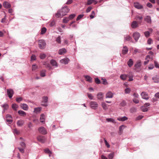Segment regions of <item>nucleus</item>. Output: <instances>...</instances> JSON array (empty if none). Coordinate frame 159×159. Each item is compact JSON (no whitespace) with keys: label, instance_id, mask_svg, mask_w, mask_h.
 I'll return each mask as SVG.
<instances>
[{"label":"nucleus","instance_id":"1","mask_svg":"<svg viewBox=\"0 0 159 159\" xmlns=\"http://www.w3.org/2000/svg\"><path fill=\"white\" fill-rule=\"evenodd\" d=\"M70 9L67 6L63 7L61 9L59 10L56 14V16L57 17H62L66 15L69 11Z\"/></svg>","mask_w":159,"mask_h":159},{"label":"nucleus","instance_id":"2","mask_svg":"<svg viewBox=\"0 0 159 159\" xmlns=\"http://www.w3.org/2000/svg\"><path fill=\"white\" fill-rule=\"evenodd\" d=\"M39 46L41 49H44L46 46V43L44 40L41 39L39 41Z\"/></svg>","mask_w":159,"mask_h":159},{"label":"nucleus","instance_id":"3","mask_svg":"<svg viewBox=\"0 0 159 159\" xmlns=\"http://www.w3.org/2000/svg\"><path fill=\"white\" fill-rule=\"evenodd\" d=\"M133 37L136 42L140 37V34L138 32H135L133 33Z\"/></svg>","mask_w":159,"mask_h":159},{"label":"nucleus","instance_id":"4","mask_svg":"<svg viewBox=\"0 0 159 159\" xmlns=\"http://www.w3.org/2000/svg\"><path fill=\"white\" fill-rule=\"evenodd\" d=\"M7 95L9 98H12L14 93L13 90L12 89H7Z\"/></svg>","mask_w":159,"mask_h":159},{"label":"nucleus","instance_id":"5","mask_svg":"<svg viewBox=\"0 0 159 159\" xmlns=\"http://www.w3.org/2000/svg\"><path fill=\"white\" fill-rule=\"evenodd\" d=\"M39 132L42 134H46L47 131L45 128L43 127H40L38 129Z\"/></svg>","mask_w":159,"mask_h":159},{"label":"nucleus","instance_id":"6","mask_svg":"<svg viewBox=\"0 0 159 159\" xmlns=\"http://www.w3.org/2000/svg\"><path fill=\"white\" fill-rule=\"evenodd\" d=\"M90 104L91 107L92 109H96L98 107V104L96 102L91 101L90 103Z\"/></svg>","mask_w":159,"mask_h":159},{"label":"nucleus","instance_id":"7","mask_svg":"<svg viewBox=\"0 0 159 159\" xmlns=\"http://www.w3.org/2000/svg\"><path fill=\"white\" fill-rule=\"evenodd\" d=\"M141 95L142 98L144 99L148 100L149 98L148 94L146 92H142L141 94Z\"/></svg>","mask_w":159,"mask_h":159},{"label":"nucleus","instance_id":"8","mask_svg":"<svg viewBox=\"0 0 159 159\" xmlns=\"http://www.w3.org/2000/svg\"><path fill=\"white\" fill-rule=\"evenodd\" d=\"M124 40L125 41H129L133 43H134V42L132 40L131 37L128 35H125L124 36Z\"/></svg>","mask_w":159,"mask_h":159},{"label":"nucleus","instance_id":"9","mask_svg":"<svg viewBox=\"0 0 159 159\" xmlns=\"http://www.w3.org/2000/svg\"><path fill=\"white\" fill-rule=\"evenodd\" d=\"M142 65V62L140 60H138L135 63L134 65V67L137 69H140Z\"/></svg>","mask_w":159,"mask_h":159},{"label":"nucleus","instance_id":"10","mask_svg":"<svg viewBox=\"0 0 159 159\" xmlns=\"http://www.w3.org/2000/svg\"><path fill=\"white\" fill-rule=\"evenodd\" d=\"M37 140L42 143H44L45 142V137L42 136H39L37 137Z\"/></svg>","mask_w":159,"mask_h":159},{"label":"nucleus","instance_id":"11","mask_svg":"<svg viewBox=\"0 0 159 159\" xmlns=\"http://www.w3.org/2000/svg\"><path fill=\"white\" fill-rule=\"evenodd\" d=\"M134 7L138 9H140L143 8V6L138 2H135L134 3Z\"/></svg>","mask_w":159,"mask_h":159},{"label":"nucleus","instance_id":"12","mask_svg":"<svg viewBox=\"0 0 159 159\" xmlns=\"http://www.w3.org/2000/svg\"><path fill=\"white\" fill-rule=\"evenodd\" d=\"M84 77L86 79V81L91 83L93 81V78L88 75H84Z\"/></svg>","mask_w":159,"mask_h":159},{"label":"nucleus","instance_id":"13","mask_svg":"<svg viewBox=\"0 0 159 159\" xmlns=\"http://www.w3.org/2000/svg\"><path fill=\"white\" fill-rule=\"evenodd\" d=\"M144 19V20L148 23L151 24L152 23L151 17L149 16H147Z\"/></svg>","mask_w":159,"mask_h":159},{"label":"nucleus","instance_id":"14","mask_svg":"<svg viewBox=\"0 0 159 159\" xmlns=\"http://www.w3.org/2000/svg\"><path fill=\"white\" fill-rule=\"evenodd\" d=\"M3 6L6 8H10L11 6L9 2L5 1L3 3Z\"/></svg>","mask_w":159,"mask_h":159},{"label":"nucleus","instance_id":"15","mask_svg":"<svg viewBox=\"0 0 159 159\" xmlns=\"http://www.w3.org/2000/svg\"><path fill=\"white\" fill-rule=\"evenodd\" d=\"M69 61V58H66L61 59L60 61V62L61 63L67 64Z\"/></svg>","mask_w":159,"mask_h":159},{"label":"nucleus","instance_id":"16","mask_svg":"<svg viewBox=\"0 0 159 159\" xmlns=\"http://www.w3.org/2000/svg\"><path fill=\"white\" fill-rule=\"evenodd\" d=\"M93 3H94V4H95L97 3L98 1L96 0H88L86 4L87 5H90Z\"/></svg>","mask_w":159,"mask_h":159},{"label":"nucleus","instance_id":"17","mask_svg":"<svg viewBox=\"0 0 159 159\" xmlns=\"http://www.w3.org/2000/svg\"><path fill=\"white\" fill-rule=\"evenodd\" d=\"M66 52V48H63L60 49L59 50L58 53L60 55H63Z\"/></svg>","mask_w":159,"mask_h":159},{"label":"nucleus","instance_id":"18","mask_svg":"<svg viewBox=\"0 0 159 159\" xmlns=\"http://www.w3.org/2000/svg\"><path fill=\"white\" fill-rule=\"evenodd\" d=\"M113 93L110 91H108L106 94V98H111L113 96Z\"/></svg>","mask_w":159,"mask_h":159},{"label":"nucleus","instance_id":"19","mask_svg":"<svg viewBox=\"0 0 159 159\" xmlns=\"http://www.w3.org/2000/svg\"><path fill=\"white\" fill-rule=\"evenodd\" d=\"M138 24L136 21H134L131 23V26L133 28H135L138 27Z\"/></svg>","mask_w":159,"mask_h":159},{"label":"nucleus","instance_id":"20","mask_svg":"<svg viewBox=\"0 0 159 159\" xmlns=\"http://www.w3.org/2000/svg\"><path fill=\"white\" fill-rule=\"evenodd\" d=\"M25 111H27L28 109V105L25 103L22 104L20 106Z\"/></svg>","mask_w":159,"mask_h":159},{"label":"nucleus","instance_id":"21","mask_svg":"<svg viewBox=\"0 0 159 159\" xmlns=\"http://www.w3.org/2000/svg\"><path fill=\"white\" fill-rule=\"evenodd\" d=\"M50 63L52 66H54L55 67H57V63L56 60L54 59H52L50 61Z\"/></svg>","mask_w":159,"mask_h":159},{"label":"nucleus","instance_id":"22","mask_svg":"<svg viewBox=\"0 0 159 159\" xmlns=\"http://www.w3.org/2000/svg\"><path fill=\"white\" fill-rule=\"evenodd\" d=\"M133 63H134V62H133V60L131 58H130L129 59V60L127 62V64L128 66L129 67H130L133 65Z\"/></svg>","mask_w":159,"mask_h":159},{"label":"nucleus","instance_id":"23","mask_svg":"<svg viewBox=\"0 0 159 159\" xmlns=\"http://www.w3.org/2000/svg\"><path fill=\"white\" fill-rule=\"evenodd\" d=\"M128 51L127 47L126 46H124L123 49L122 50V53L124 54H126Z\"/></svg>","mask_w":159,"mask_h":159},{"label":"nucleus","instance_id":"24","mask_svg":"<svg viewBox=\"0 0 159 159\" xmlns=\"http://www.w3.org/2000/svg\"><path fill=\"white\" fill-rule=\"evenodd\" d=\"M25 123V121L22 120H18L17 122V124L19 126H21L23 125Z\"/></svg>","mask_w":159,"mask_h":159},{"label":"nucleus","instance_id":"25","mask_svg":"<svg viewBox=\"0 0 159 159\" xmlns=\"http://www.w3.org/2000/svg\"><path fill=\"white\" fill-rule=\"evenodd\" d=\"M128 119V118L125 116H124L123 117H120L117 118V119L119 121H124Z\"/></svg>","mask_w":159,"mask_h":159},{"label":"nucleus","instance_id":"26","mask_svg":"<svg viewBox=\"0 0 159 159\" xmlns=\"http://www.w3.org/2000/svg\"><path fill=\"white\" fill-rule=\"evenodd\" d=\"M19 114L21 116H25L26 115V113L22 110H19L18 111Z\"/></svg>","mask_w":159,"mask_h":159},{"label":"nucleus","instance_id":"27","mask_svg":"<svg viewBox=\"0 0 159 159\" xmlns=\"http://www.w3.org/2000/svg\"><path fill=\"white\" fill-rule=\"evenodd\" d=\"M98 98L100 100H102L103 98V95L102 93H99L97 95Z\"/></svg>","mask_w":159,"mask_h":159},{"label":"nucleus","instance_id":"28","mask_svg":"<svg viewBox=\"0 0 159 159\" xmlns=\"http://www.w3.org/2000/svg\"><path fill=\"white\" fill-rule=\"evenodd\" d=\"M46 70H41L40 72V75L41 77H44L46 75Z\"/></svg>","mask_w":159,"mask_h":159},{"label":"nucleus","instance_id":"29","mask_svg":"<svg viewBox=\"0 0 159 159\" xmlns=\"http://www.w3.org/2000/svg\"><path fill=\"white\" fill-rule=\"evenodd\" d=\"M127 77V75L126 74H122L120 75V78L122 80H125Z\"/></svg>","mask_w":159,"mask_h":159},{"label":"nucleus","instance_id":"30","mask_svg":"<svg viewBox=\"0 0 159 159\" xmlns=\"http://www.w3.org/2000/svg\"><path fill=\"white\" fill-rule=\"evenodd\" d=\"M152 80H153L154 82V83H159V78L157 76H155L152 77Z\"/></svg>","mask_w":159,"mask_h":159},{"label":"nucleus","instance_id":"31","mask_svg":"<svg viewBox=\"0 0 159 159\" xmlns=\"http://www.w3.org/2000/svg\"><path fill=\"white\" fill-rule=\"evenodd\" d=\"M1 107L3 108L4 110L7 109L8 108V105L7 103H4V104L1 105Z\"/></svg>","mask_w":159,"mask_h":159},{"label":"nucleus","instance_id":"32","mask_svg":"<svg viewBox=\"0 0 159 159\" xmlns=\"http://www.w3.org/2000/svg\"><path fill=\"white\" fill-rule=\"evenodd\" d=\"M43 151L46 153L52 154V152L48 148H45Z\"/></svg>","mask_w":159,"mask_h":159},{"label":"nucleus","instance_id":"33","mask_svg":"<svg viewBox=\"0 0 159 159\" xmlns=\"http://www.w3.org/2000/svg\"><path fill=\"white\" fill-rule=\"evenodd\" d=\"M140 109L143 112H147L148 111V108L144 106L141 107Z\"/></svg>","mask_w":159,"mask_h":159},{"label":"nucleus","instance_id":"34","mask_svg":"<svg viewBox=\"0 0 159 159\" xmlns=\"http://www.w3.org/2000/svg\"><path fill=\"white\" fill-rule=\"evenodd\" d=\"M48 101V98L47 96H43V101L42 103H47Z\"/></svg>","mask_w":159,"mask_h":159},{"label":"nucleus","instance_id":"35","mask_svg":"<svg viewBox=\"0 0 159 159\" xmlns=\"http://www.w3.org/2000/svg\"><path fill=\"white\" fill-rule=\"evenodd\" d=\"M43 65L45 66L46 67L48 68L49 70L52 69V68L49 63H47L46 62H45Z\"/></svg>","mask_w":159,"mask_h":159},{"label":"nucleus","instance_id":"36","mask_svg":"<svg viewBox=\"0 0 159 159\" xmlns=\"http://www.w3.org/2000/svg\"><path fill=\"white\" fill-rule=\"evenodd\" d=\"M102 106L103 109L104 110H106L107 108V104L105 102H103L102 103Z\"/></svg>","mask_w":159,"mask_h":159},{"label":"nucleus","instance_id":"37","mask_svg":"<svg viewBox=\"0 0 159 159\" xmlns=\"http://www.w3.org/2000/svg\"><path fill=\"white\" fill-rule=\"evenodd\" d=\"M130 111L132 113L135 112L137 111V108L136 107H133L130 108Z\"/></svg>","mask_w":159,"mask_h":159},{"label":"nucleus","instance_id":"38","mask_svg":"<svg viewBox=\"0 0 159 159\" xmlns=\"http://www.w3.org/2000/svg\"><path fill=\"white\" fill-rule=\"evenodd\" d=\"M70 20L68 17H65L63 20V22L64 23H67Z\"/></svg>","mask_w":159,"mask_h":159},{"label":"nucleus","instance_id":"39","mask_svg":"<svg viewBox=\"0 0 159 159\" xmlns=\"http://www.w3.org/2000/svg\"><path fill=\"white\" fill-rule=\"evenodd\" d=\"M18 107L17 105L16 104L13 103L12 105V108L14 110L16 111Z\"/></svg>","mask_w":159,"mask_h":159},{"label":"nucleus","instance_id":"40","mask_svg":"<svg viewBox=\"0 0 159 159\" xmlns=\"http://www.w3.org/2000/svg\"><path fill=\"white\" fill-rule=\"evenodd\" d=\"M47 31V29L45 27H43L42 28L41 34H44Z\"/></svg>","mask_w":159,"mask_h":159},{"label":"nucleus","instance_id":"41","mask_svg":"<svg viewBox=\"0 0 159 159\" xmlns=\"http://www.w3.org/2000/svg\"><path fill=\"white\" fill-rule=\"evenodd\" d=\"M56 41L58 43L60 44L61 43V36H58V37H57L56 39Z\"/></svg>","mask_w":159,"mask_h":159},{"label":"nucleus","instance_id":"42","mask_svg":"<svg viewBox=\"0 0 159 159\" xmlns=\"http://www.w3.org/2000/svg\"><path fill=\"white\" fill-rule=\"evenodd\" d=\"M114 156V153H111L108 154V157L109 159H112Z\"/></svg>","mask_w":159,"mask_h":159},{"label":"nucleus","instance_id":"43","mask_svg":"<svg viewBox=\"0 0 159 159\" xmlns=\"http://www.w3.org/2000/svg\"><path fill=\"white\" fill-rule=\"evenodd\" d=\"M46 56V55L44 53H41L39 57L41 59H43L45 58Z\"/></svg>","mask_w":159,"mask_h":159},{"label":"nucleus","instance_id":"44","mask_svg":"<svg viewBox=\"0 0 159 159\" xmlns=\"http://www.w3.org/2000/svg\"><path fill=\"white\" fill-rule=\"evenodd\" d=\"M41 107H38L35 108L34 109V111L36 113L39 112L41 110Z\"/></svg>","mask_w":159,"mask_h":159},{"label":"nucleus","instance_id":"45","mask_svg":"<svg viewBox=\"0 0 159 159\" xmlns=\"http://www.w3.org/2000/svg\"><path fill=\"white\" fill-rule=\"evenodd\" d=\"M144 34L146 38H148L150 36V33L149 31H147L144 32Z\"/></svg>","mask_w":159,"mask_h":159},{"label":"nucleus","instance_id":"46","mask_svg":"<svg viewBox=\"0 0 159 159\" xmlns=\"http://www.w3.org/2000/svg\"><path fill=\"white\" fill-rule=\"evenodd\" d=\"M84 16V14H80V15H79L78 16H77V18L76 19V20L77 21L79 20L80 19H81Z\"/></svg>","mask_w":159,"mask_h":159},{"label":"nucleus","instance_id":"47","mask_svg":"<svg viewBox=\"0 0 159 159\" xmlns=\"http://www.w3.org/2000/svg\"><path fill=\"white\" fill-rule=\"evenodd\" d=\"M76 15L75 14H70L68 17L70 20H71L74 18L75 16Z\"/></svg>","mask_w":159,"mask_h":159},{"label":"nucleus","instance_id":"48","mask_svg":"<svg viewBox=\"0 0 159 159\" xmlns=\"http://www.w3.org/2000/svg\"><path fill=\"white\" fill-rule=\"evenodd\" d=\"M95 82L97 84H99L101 83L100 80L98 78H95Z\"/></svg>","mask_w":159,"mask_h":159},{"label":"nucleus","instance_id":"49","mask_svg":"<svg viewBox=\"0 0 159 159\" xmlns=\"http://www.w3.org/2000/svg\"><path fill=\"white\" fill-rule=\"evenodd\" d=\"M126 104V102L124 101L123 100L122 102L120 103V105L122 107H124L125 106Z\"/></svg>","mask_w":159,"mask_h":159},{"label":"nucleus","instance_id":"50","mask_svg":"<svg viewBox=\"0 0 159 159\" xmlns=\"http://www.w3.org/2000/svg\"><path fill=\"white\" fill-rule=\"evenodd\" d=\"M130 88H126L125 89V93L128 94L130 93Z\"/></svg>","mask_w":159,"mask_h":159},{"label":"nucleus","instance_id":"51","mask_svg":"<svg viewBox=\"0 0 159 159\" xmlns=\"http://www.w3.org/2000/svg\"><path fill=\"white\" fill-rule=\"evenodd\" d=\"M101 80L103 81L102 84L104 85H107L108 84V83L106 79L102 78Z\"/></svg>","mask_w":159,"mask_h":159},{"label":"nucleus","instance_id":"52","mask_svg":"<svg viewBox=\"0 0 159 159\" xmlns=\"http://www.w3.org/2000/svg\"><path fill=\"white\" fill-rule=\"evenodd\" d=\"M106 120L108 122H111L113 123L115 122V120L111 118H107Z\"/></svg>","mask_w":159,"mask_h":159},{"label":"nucleus","instance_id":"53","mask_svg":"<svg viewBox=\"0 0 159 159\" xmlns=\"http://www.w3.org/2000/svg\"><path fill=\"white\" fill-rule=\"evenodd\" d=\"M23 100V98L21 97H20L16 98V100L17 102H20Z\"/></svg>","mask_w":159,"mask_h":159},{"label":"nucleus","instance_id":"54","mask_svg":"<svg viewBox=\"0 0 159 159\" xmlns=\"http://www.w3.org/2000/svg\"><path fill=\"white\" fill-rule=\"evenodd\" d=\"M154 63L155 67L157 68H159V64L158 62L156 61H154Z\"/></svg>","mask_w":159,"mask_h":159},{"label":"nucleus","instance_id":"55","mask_svg":"<svg viewBox=\"0 0 159 159\" xmlns=\"http://www.w3.org/2000/svg\"><path fill=\"white\" fill-rule=\"evenodd\" d=\"M36 59V56L34 54H32L31 57V61H34Z\"/></svg>","mask_w":159,"mask_h":159},{"label":"nucleus","instance_id":"56","mask_svg":"<svg viewBox=\"0 0 159 159\" xmlns=\"http://www.w3.org/2000/svg\"><path fill=\"white\" fill-rule=\"evenodd\" d=\"M95 14L94 11H92L91 12V14L90 15V19H92L94 18V16L93 15H95Z\"/></svg>","mask_w":159,"mask_h":159},{"label":"nucleus","instance_id":"57","mask_svg":"<svg viewBox=\"0 0 159 159\" xmlns=\"http://www.w3.org/2000/svg\"><path fill=\"white\" fill-rule=\"evenodd\" d=\"M45 115L44 114H42L40 116V120H45Z\"/></svg>","mask_w":159,"mask_h":159},{"label":"nucleus","instance_id":"58","mask_svg":"<svg viewBox=\"0 0 159 159\" xmlns=\"http://www.w3.org/2000/svg\"><path fill=\"white\" fill-rule=\"evenodd\" d=\"M92 9V8L91 7H88L86 9V12L87 13L89 12H90L91 11V10Z\"/></svg>","mask_w":159,"mask_h":159},{"label":"nucleus","instance_id":"59","mask_svg":"<svg viewBox=\"0 0 159 159\" xmlns=\"http://www.w3.org/2000/svg\"><path fill=\"white\" fill-rule=\"evenodd\" d=\"M132 101L134 102L136 104L138 103L139 102V100L136 98H133Z\"/></svg>","mask_w":159,"mask_h":159},{"label":"nucleus","instance_id":"60","mask_svg":"<svg viewBox=\"0 0 159 159\" xmlns=\"http://www.w3.org/2000/svg\"><path fill=\"white\" fill-rule=\"evenodd\" d=\"M20 145L24 148H25L26 146L25 144L23 142L20 143Z\"/></svg>","mask_w":159,"mask_h":159},{"label":"nucleus","instance_id":"61","mask_svg":"<svg viewBox=\"0 0 159 159\" xmlns=\"http://www.w3.org/2000/svg\"><path fill=\"white\" fill-rule=\"evenodd\" d=\"M152 42V40L151 38H149L147 41V43L149 44H151Z\"/></svg>","mask_w":159,"mask_h":159},{"label":"nucleus","instance_id":"62","mask_svg":"<svg viewBox=\"0 0 159 159\" xmlns=\"http://www.w3.org/2000/svg\"><path fill=\"white\" fill-rule=\"evenodd\" d=\"M88 97L91 99V100H92L93 99V96H92V94H90V93H88Z\"/></svg>","mask_w":159,"mask_h":159},{"label":"nucleus","instance_id":"63","mask_svg":"<svg viewBox=\"0 0 159 159\" xmlns=\"http://www.w3.org/2000/svg\"><path fill=\"white\" fill-rule=\"evenodd\" d=\"M14 133L18 135L20 134V132L17 129H15L14 130Z\"/></svg>","mask_w":159,"mask_h":159},{"label":"nucleus","instance_id":"64","mask_svg":"<svg viewBox=\"0 0 159 159\" xmlns=\"http://www.w3.org/2000/svg\"><path fill=\"white\" fill-rule=\"evenodd\" d=\"M155 97L157 99L159 98V92L156 93L154 95Z\"/></svg>","mask_w":159,"mask_h":159}]
</instances>
